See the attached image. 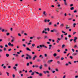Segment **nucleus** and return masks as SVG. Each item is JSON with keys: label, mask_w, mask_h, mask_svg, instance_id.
Returning a JSON list of instances; mask_svg holds the SVG:
<instances>
[{"label": "nucleus", "mask_w": 78, "mask_h": 78, "mask_svg": "<svg viewBox=\"0 0 78 78\" xmlns=\"http://www.w3.org/2000/svg\"><path fill=\"white\" fill-rule=\"evenodd\" d=\"M37 62H39L41 61V60H39V59H37Z\"/></svg>", "instance_id": "49"}, {"label": "nucleus", "mask_w": 78, "mask_h": 78, "mask_svg": "<svg viewBox=\"0 0 78 78\" xmlns=\"http://www.w3.org/2000/svg\"><path fill=\"white\" fill-rule=\"evenodd\" d=\"M77 39V37H74V41H75Z\"/></svg>", "instance_id": "13"}, {"label": "nucleus", "mask_w": 78, "mask_h": 78, "mask_svg": "<svg viewBox=\"0 0 78 78\" xmlns=\"http://www.w3.org/2000/svg\"><path fill=\"white\" fill-rule=\"evenodd\" d=\"M60 34V33H59V32H57V33L56 34V35H57V36H59Z\"/></svg>", "instance_id": "12"}, {"label": "nucleus", "mask_w": 78, "mask_h": 78, "mask_svg": "<svg viewBox=\"0 0 78 78\" xmlns=\"http://www.w3.org/2000/svg\"><path fill=\"white\" fill-rule=\"evenodd\" d=\"M6 48H4V51H6Z\"/></svg>", "instance_id": "55"}, {"label": "nucleus", "mask_w": 78, "mask_h": 78, "mask_svg": "<svg viewBox=\"0 0 78 78\" xmlns=\"http://www.w3.org/2000/svg\"><path fill=\"white\" fill-rule=\"evenodd\" d=\"M39 76H42V74L41 73H39Z\"/></svg>", "instance_id": "11"}, {"label": "nucleus", "mask_w": 78, "mask_h": 78, "mask_svg": "<svg viewBox=\"0 0 78 78\" xmlns=\"http://www.w3.org/2000/svg\"><path fill=\"white\" fill-rule=\"evenodd\" d=\"M24 35L25 36H27V34H26V33H24Z\"/></svg>", "instance_id": "60"}, {"label": "nucleus", "mask_w": 78, "mask_h": 78, "mask_svg": "<svg viewBox=\"0 0 78 78\" xmlns=\"http://www.w3.org/2000/svg\"><path fill=\"white\" fill-rule=\"evenodd\" d=\"M60 58V57H59V56H57V57H56V59H59V58Z\"/></svg>", "instance_id": "24"}, {"label": "nucleus", "mask_w": 78, "mask_h": 78, "mask_svg": "<svg viewBox=\"0 0 78 78\" xmlns=\"http://www.w3.org/2000/svg\"><path fill=\"white\" fill-rule=\"evenodd\" d=\"M35 67L36 68H37V67H39V66L38 65H35Z\"/></svg>", "instance_id": "32"}, {"label": "nucleus", "mask_w": 78, "mask_h": 78, "mask_svg": "<svg viewBox=\"0 0 78 78\" xmlns=\"http://www.w3.org/2000/svg\"><path fill=\"white\" fill-rule=\"evenodd\" d=\"M34 72H33L31 73V75H34Z\"/></svg>", "instance_id": "22"}, {"label": "nucleus", "mask_w": 78, "mask_h": 78, "mask_svg": "<svg viewBox=\"0 0 78 78\" xmlns=\"http://www.w3.org/2000/svg\"><path fill=\"white\" fill-rule=\"evenodd\" d=\"M6 74H7V76H9V73L7 72H6Z\"/></svg>", "instance_id": "25"}, {"label": "nucleus", "mask_w": 78, "mask_h": 78, "mask_svg": "<svg viewBox=\"0 0 78 78\" xmlns=\"http://www.w3.org/2000/svg\"><path fill=\"white\" fill-rule=\"evenodd\" d=\"M64 27V24L63 23H62L60 25V27L61 28H62V27Z\"/></svg>", "instance_id": "2"}, {"label": "nucleus", "mask_w": 78, "mask_h": 78, "mask_svg": "<svg viewBox=\"0 0 78 78\" xmlns=\"http://www.w3.org/2000/svg\"><path fill=\"white\" fill-rule=\"evenodd\" d=\"M50 21V20H47L45 19L44 20V22H49Z\"/></svg>", "instance_id": "5"}, {"label": "nucleus", "mask_w": 78, "mask_h": 78, "mask_svg": "<svg viewBox=\"0 0 78 78\" xmlns=\"http://www.w3.org/2000/svg\"><path fill=\"white\" fill-rule=\"evenodd\" d=\"M64 47H65V44H63L62 46V48H64Z\"/></svg>", "instance_id": "28"}, {"label": "nucleus", "mask_w": 78, "mask_h": 78, "mask_svg": "<svg viewBox=\"0 0 78 78\" xmlns=\"http://www.w3.org/2000/svg\"><path fill=\"white\" fill-rule=\"evenodd\" d=\"M76 47H77V45L76 44L74 45V48H76Z\"/></svg>", "instance_id": "31"}, {"label": "nucleus", "mask_w": 78, "mask_h": 78, "mask_svg": "<svg viewBox=\"0 0 78 78\" xmlns=\"http://www.w3.org/2000/svg\"><path fill=\"white\" fill-rule=\"evenodd\" d=\"M6 57H9V55L8 54H6Z\"/></svg>", "instance_id": "15"}, {"label": "nucleus", "mask_w": 78, "mask_h": 78, "mask_svg": "<svg viewBox=\"0 0 78 78\" xmlns=\"http://www.w3.org/2000/svg\"><path fill=\"white\" fill-rule=\"evenodd\" d=\"M75 25H76V23H74L73 24V27H75Z\"/></svg>", "instance_id": "27"}, {"label": "nucleus", "mask_w": 78, "mask_h": 78, "mask_svg": "<svg viewBox=\"0 0 78 78\" xmlns=\"http://www.w3.org/2000/svg\"><path fill=\"white\" fill-rule=\"evenodd\" d=\"M75 77V78H78V76H76Z\"/></svg>", "instance_id": "59"}, {"label": "nucleus", "mask_w": 78, "mask_h": 78, "mask_svg": "<svg viewBox=\"0 0 78 78\" xmlns=\"http://www.w3.org/2000/svg\"><path fill=\"white\" fill-rule=\"evenodd\" d=\"M18 35L19 36H20V37L21 36V34H18Z\"/></svg>", "instance_id": "35"}, {"label": "nucleus", "mask_w": 78, "mask_h": 78, "mask_svg": "<svg viewBox=\"0 0 78 78\" xmlns=\"http://www.w3.org/2000/svg\"><path fill=\"white\" fill-rule=\"evenodd\" d=\"M53 56L54 57H56V53H55L53 54Z\"/></svg>", "instance_id": "21"}, {"label": "nucleus", "mask_w": 78, "mask_h": 78, "mask_svg": "<svg viewBox=\"0 0 78 78\" xmlns=\"http://www.w3.org/2000/svg\"><path fill=\"white\" fill-rule=\"evenodd\" d=\"M76 33V32H74L73 33V35H75V34Z\"/></svg>", "instance_id": "61"}, {"label": "nucleus", "mask_w": 78, "mask_h": 78, "mask_svg": "<svg viewBox=\"0 0 78 78\" xmlns=\"http://www.w3.org/2000/svg\"><path fill=\"white\" fill-rule=\"evenodd\" d=\"M69 58H70V59H73V57L72 56H70L69 57Z\"/></svg>", "instance_id": "29"}, {"label": "nucleus", "mask_w": 78, "mask_h": 78, "mask_svg": "<svg viewBox=\"0 0 78 78\" xmlns=\"http://www.w3.org/2000/svg\"><path fill=\"white\" fill-rule=\"evenodd\" d=\"M65 39L66 40V41H67V37H65Z\"/></svg>", "instance_id": "53"}, {"label": "nucleus", "mask_w": 78, "mask_h": 78, "mask_svg": "<svg viewBox=\"0 0 78 78\" xmlns=\"http://www.w3.org/2000/svg\"><path fill=\"white\" fill-rule=\"evenodd\" d=\"M44 56L45 57H47V54H45Z\"/></svg>", "instance_id": "52"}, {"label": "nucleus", "mask_w": 78, "mask_h": 78, "mask_svg": "<svg viewBox=\"0 0 78 78\" xmlns=\"http://www.w3.org/2000/svg\"><path fill=\"white\" fill-rule=\"evenodd\" d=\"M70 9L71 10H73V9H74V7H71L70 8Z\"/></svg>", "instance_id": "18"}, {"label": "nucleus", "mask_w": 78, "mask_h": 78, "mask_svg": "<svg viewBox=\"0 0 78 78\" xmlns=\"http://www.w3.org/2000/svg\"><path fill=\"white\" fill-rule=\"evenodd\" d=\"M5 47H8V45H7V44H5Z\"/></svg>", "instance_id": "63"}, {"label": "nucleus", "mask_w": 78, "mask_h": 78, "mask_svg": "<svg viewBox=\"0 0 78 78\" xmlns=\"http://www.w3.org/2000/svg\"><path fill=\"white\" fill-rule=\"evenodd\" d=\"M36 58H37V56L35 55H34V57H33L32 59L33 60H35Z\"/></svg>", "instance_id": "4"}, {"label": "nucleus", "mask_w": 78, "mask_h": 78, "mask_svg": "<svg viewBox=\"0 0 78 78\" xmlns=\"http://www.w3.org/2000/svg\"><path fill=\"white\" fill-rule=\"evenodd\" d=\"M30 44H31V43H29L27 44L28 45H30Z\"/></svg>", "instance_id": "56"}, {"label": "nucleus", "mask_w": 78, "mask_h": 78, "mask_svg": "<svg viewBox=\"0 0 78 78\" xmlns=\"http://www.w3.org/2000/svg\"><path fill=\"white\" fill-rule=\"evenodd\" d=\"M39 46H40V47L41 48H42V47H44V45H40Z\"/></svg>", "instance_id": "10"}, {"label": "nucleus", "mask_w": 78, "mask_h": 78, "mask_svg": "<svg viewBox=\"0 0 78 78\" xmlns=\"http://www.w3.org/2000/svg\"><path fill=\"white\" fill-rule=\"evenodd\" d=\"M48 63H50V62H53V60H48Z\"/></svg>", "instance_id": "7"}, {"label": "nucleus", "mask_w": 78, "mask_h": 78, "mask_svg": "<svg viewBox=\"0 0 78 78\" xmlns=\"http://www.w3.org/2000/svg\"><path fill=\"white\" fill-rule=\"evenodd\" d=\"M67 25H66V30H67V29H69L70 28V27H68Z\"/></svg>", "instance_id": "16"}, {"label": "nucleus", "mask_w": 78, "mask_h": 78, "mask_svg": "<svg viewBox=\"0 0 78 78\" xmlns=\"http://www.w3.org/2000/svg\"><path fill=\"white\" fill-rule=\"evenodd\" d=\"M58 52H60V50L58 49L57 50Z\"/></svg>", "instance_id": "64"}, {"label": "nucleus", "mask_w": 78, "mask_h": 78, "mask_svg": "<svg viewBox=\"0 0 78 78\" xmlns=\"http://www.w3.org/2000/svg\"><path fill=\"white\" fill-rule=\"evenodd\" d=\"M30 66V63H27V66Z\"/></svg>", "instance_id": "26"}, {"label": "nucleus", "mask_w": 78, "mask_h": 78, "mask_svg": "<svg viewBox=\"0 0 78 78\" xmlns=\"http://www.w3.org/2000/svg\"><path fill=\"white\" fill-rule=\"evenodd\" d=\"M49 25H51V23L50 22L48 24Z\"/></svg>", "instance_id": "44"}, {"label": "nucleus", "mask_w": 78, "mask_h": 78, "mask_svg": "<svg viewBox=\"0 0 78 78\" xmlns=\"http://www.w3.org/2000/svg\"><path fill=\"white\" fill-rule=\"evenodd\" d=\"M3 68L4 69H6V66H4Z\"/></svg>", "instance_id": "57"}, {"label": "nucleus", "mask_w": 78, "mask_h": 78, "mask_svg": "<svg viewBox=\"0 0 78 78\" xmlns=\"http://www.w3.org/2000/svg\"><path fill=\"white\" fill-rule=\"evenodd\" d=\"M17 66H18V64H15V67H17Z\"/></svg>", "instance_id": "39"}, {"label": "nucleus", "mask_w": 78, "mask_h": 78, "mask_svg": "<svg viewBox=\"0 0 78 78\" xmlns=\"http://www.w3.org/2000/svg\"><path fill=\"white\" fill-rule=\"evenodd\" d=\"M64 4H65V5H67V3L66 2H65Z\"/></svg>", "instance_id": "48"}, {"label": "nucleus", "mask_w": 78, "mask_h": 78, "mask_svg": "<svg viewBox=\"0 0 78 78\" xmlns=\"http://www.w3.org/2000/svg\"><path fill=\"white\" fill-rule=\"evenodd\" d=\"M43 14L44 15V16L46 17L48 15L47 13H46V12L44 11L43 12Z\"/></svg>", "instance_id": "1"}, {"label": "nucleus", "mask_w": 78, "mask_h": 78, "mask_svg": "<svg viewBox=\"0 0 78 78\" xmlns=\"http://www.w3.org/2000/svg\"><path fill=\"white\" fill-rule=\"evenodd\" d=\"M8 45L9 46H11V42H9L8 43Z\"/></svg>", "instance_id": "23"}, {"label": "nucleus", "mask_w": 78, "mask_h": 78, "mask_svg": "<svg viewBox=\"0 0 78 78\" xmlns=\"http://www.w3.org/2000/svg\"><path fill=\"white\" fill-rule=\"evenodd\" d=\"M44 73V74H46L47 73H49V71H43Z\"/></svg>", "instance_id": "3"}, {"label": "nucleus", "mask_w": 78, "mask_h": 78, "mask_svg": "<svg viewBox=\"0 0 78 78\" xmlns=\"http://www.w3.org/2000/svg\"><path fill=\"white\" fill-rule=\"evenodd\" d=\"M42 68V65H40V66H39V68L40 70H41Z\"/></svg>", "instance_id": "6"}, {"label": "nucleus", "mask_w": 78, "mask_h": 78, "mask_svg": "<svg viewBox=\"0 0 78 78\" xmlns=\"http://www.w3.org/2000/svg\"><path fill=\"white\" fill-rule=\"evenodd\" d=\"M49 50H50V49L51 48V47H52V45L51 44H50L49 45Z\"/></svg>", "instance_id": "8"}, {"label": "nucleus", "mask_w": 78, "mask_h": 78, "mask_svg": "<svg viewBox=\"0 0 78 78\" xmlns=\"http://www.w3.org/2000/svg\"><path fill=\"white\" fill-rule=\"evenodd\" d=\"M10 46L11 47H13L14 46V45H13V44H11Z\"/></svg>", "instance_id": "58"}, {"label": "nucleus", "mask_w": 78, "mask_h": 78, "mask_svg": "<svg viewBox=\"0 0 78 78\" xmlns=\"http://www.w3.org/2000/svg\"><path fill=\"white\" fill-rule=\"evenodd\" d=\"M37 39L39 40V39H41V37H37Z\"/></svg>", "instance_id": "45"}, {"label": "nucleus", "mask_w": 78, "mask_h": 78, "mask_svg": "<svg viewBox=\"0 0 78 78\" xmlns=\"http://www.w3.org/2000/svg\"><path fill=\"white\" fill-rule=\"evenodd\" d=\"M14 41V40L12 39L11 40V42H13Z\"/></svg>", "instance_id": "37"}, {"label": "nucleus", "mask_w": 78, "mask_h": 78, "mask_svg": "<svg viewBox=\"0 0 78 78\" xmlns=\"http://www.w3.org/2000/svg\"><path fill=\"white\" fill-rule=\"evenodd\" d=\"M26 50L27 51H31V49H30V48L28 47L26 48Z\"/></svg>", "instance_id": "9"}, {"label": "nucleus", "mask_w": 78, "mask_h": 78, "mask_svg": "<svg viewBox=\"0 0 78 78\" xmlns=\"http://www.w3.org/2000/svg\"><path fill=\"white\" fill-rule=\"evenodd\" d=\"M56 42L57 43H59V41L58 40H56Z\"/></svg>", "instance_id": "47"}, {"label": "nucleus", "mask_w": 78, "mask_h": 78, "mask_svg": "<svg viewBox=\"0 0 78 78\" xmlns=\"http://www.w3.org/2000/svg\"><path fill=\"white\" fill-rule=\"evenodd\" d=\"M57 64H60V62L59 61H57Z\"/></svg>", "instance_id": "34"}, {"label": "nucleus", "mask_w": 78, "mask_h": 78, "mask_svg": "<svg viewBox=\"0 0 78 78\" xmlns=\"http://www.w3.org/2000/svg\"><path fill=\"white\" fill-rule=\"evenodd\" d=\"M23 47H26V45H25V44H23Z\"/></svg>", "instance_id": "42"}, {"label": "nucleus", "mask_w": 78, "mask_h": 78, "mask_svg": "<svg viewBox=\"0 0 78 78\" xmlns=\"http://www.w3.org/2000/svg\"><path fill=\"white\" fill-rule=\"evenodd\" d=\"M34 73H36L37 74H39V73H38V72H36V71H34Z\"/></svg>", "instance_id": "30"}, {"label": "nucleus", "mask_w": 78, "mask_h": 78, "mask_svg": "<svg viewBox=\"0 0 78 78\" xmlns=\"http://www.w3.org/2000/svg\"><path fill=\"white\" fill-rule=\"evenodd\" d=\"M57 26H58L57 25V24H54V27H57Z\"/></svg>", "instance_id": "17"}, {"label": "nucleus", "mask_w": 78, "mask_h": 78, "mask_svg": "<svg viewBox=\"0 0 78 78\" xmlns=\"http://www.w3.org/2000/svg\"><path fill=\"white\" fill-rule=\"evenodd\" d=\"M42 55H40L39 56V58H41V57H42Z\"/></svg>", "instance_id": "54"}, {"label": "nucleus", "mask_w": 78, "mask_h": 78, "mask_svg": "<svg viewBox=\"0 0 78 78\" xmlns=\"http://www.w3.org/2000/svg\"><path fill=\"white\" fill-rule=\"evenodd\" d=\"M22 71H19V73H22Z\"/></svg>", "instance_id": "43"}, {"label": "nucleus", "mask_w": 78, "mask_h": 78, "mask_svg": "<svg viewBox=\"0 0 78 78\" xmlns=\"http://www.w3.org/2000/svg\"><path fill=\"white\" fill-rule=\"evenodd\" d=\"M74 12L75 13L76 12H77V11L76 10H75L74 11Z\"/></svg>", "instance_id": "46"}, {"label": "nucleus", "mask_w": 78, "mask_h": 78, "mask_svg": "<svg viewBox=\"0 0 78 78\" xmlns=\"http://www.w3.org/2000/svg\"><path fill=\"white\" fill-rule=\"evenodd\" d=\"M44 67H48V65H47V64H45L44 65Z\"/></svg>", "instance_id": "19"}, {"label": "nucleus", "mask_w": 78, "mask_h": 78, "mask_svg": "<svg viewBox=\"0 0 78 78\" xmlns=\"http://www.w3.org/2000/svg\"><path fill=\"white\" fill-rule=\"evenodd\" d=\"M1 31L2 32H4L5 31V30L4 29H2Z\"/></svg>", "instance_id": "36"}, {"label": "nucleus", "mask_w": 78, "mask_h": 78, "mask_svg": "<svg viewBox=\"0 0 78 78\" xmlns=\"http://www.w3.org/2000/svg\"><path fill=\"white\" fill-rule=\"evenodd\" d=\"M57 40L58 41H61V38H58Z\"/></svg>", "instance_id": "14"}, {"label": "nucleus", "mask_w": 78, "mask_h": 78, "mask_svg": "<svg viewBox=\"0 0 78 78\" xmlns=\"http://www.w3.org/2000/svg\"><path fill=\"white\" fill-rule=\"evenodd\" d=\"M32 47H34L35 46V44H32Z\"/></svg>", "instance_id": "33"}, {"label": "nucleus", "mask_w": 78, "mask_h": 78, "mask_svg": "<svg viewBox=\"0 0 78 78\" xmlns=\"http://www.w3.org/2000/svg\"><path fill=\"white\" fill-rule=\"evenodd\" d=\"M50 76V74H47L48 77H49V76Z\"/></svg>", "instance_id": "50"}, {"label": "nucleus", "mask_w": 78, "mask_h": 78, "mask_svg": "<svg viewBox=\"0 0 78 78\" xmlns=\"http://www.w3.org/2000/svg\"><path fill=\"white\" fill-rule=\"evenodd\" d=\"M68 63L69 64H70V65L72 64V63H71V62H69Z\"/></svg>", "instance_id": "62"}, {"label": "nucleus", "mask_w": 78, "mask_h": 78, "mask_svg": "<svg viewBox=\"0 0 78 78\" xmlns=\"http://www.w3.org/2000/svg\"><path fill=\"white\" fill-rule=\"evenodd\" d=\"M8 51H11V48H10L9 49H8Z\"/></svg>", "instance_id": "40"}, {"label": "nucleus", "mask_w": 78, "mask_h": 78, "mask_svg": "<svg viewBox=\"0 0 78 78\" xmlns=\"http://www.w3.org/2000/svg\"><path fill=\"white\" fill-rule=\"evenodd\" d=\"M12 77L13 78H15V75L14 74H13L12 75Z\"/></svg>", "instance_id": "41"}, {"label": "nucleus", "mask_w": 78, "mask_h": 78, "mask_svg": "<svg viewBox=\"0 0 78 78\" xmlns=\"http://www.w3.org/2000/svg\"><path fill=\"white\" fill-rule=\"evenodd\" d=\"M64 58H63V57H62L61 58V60H64Z\"/></svg>", "instance_id": "38"}, {"label": "nucleus", "mask_w": 78, "mask_h": 78, "mask_svg": "<svg viewBox=\"0 0 78 78\" xmlns=\"http://www.w3.org/2000/svg\"><path fill=\"white\" fill-rule=\"evenodd\" d=\"M13 69H14L15 70H17V69H16V66H14L13 67Z\"/></svg>", "instance_id": "20"}, {"label": "nucleus", "mask_w": 78, "mask_h": 78, "mask_svg": "<svg viewBox=\"0 0 78 78\" xmlns=\"http://www.w3.org/2000/svg\"><path fill=\"white\" fill-rule=\"evenodd\" d=\"M68 37L69 38L71 37V35H69L68 36Z\"/></svg>", "instance_id": "51"}]
</instances>
